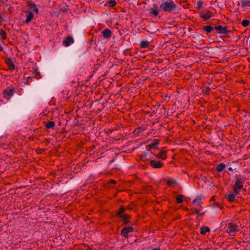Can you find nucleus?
<instances>
[{"label":"nucleus","instance_id":"obj_1","mask_svg":"<svg viewBox=\"0 0 250 250\" xmlns=\"http://www.w3.org/2000/svg\"><path fill=\"white\" fill-rule=\"evenodd\" d=\"M245 182L244 179L237 177L235 180V195L239 194V189L243 188V184Z\"/></svg>","mask_w":250,"mask_h":250},{"label":"nucleus","instance_id":"obj_2","mask_svg":"<svg viewBox=\"0 0 250 250\" xmlns=\"http://www.w3.org/2000/svg\"><path fill=\"white\" fill-rule=\"evenodd\" d=\"M15 88L14 87H8L3 91V97L7 100L10 99L13 96Z\"/></svg>","mask_w":250,"mask_h":250},{"label":"nucleus","instance_id":"obj_3","mask_svg":"<svg viewBox=\"0 0 250 250\" xmlns=\"http://www.w3.org/2000/svg\"><path fill=\"white\" fill-rule=\"evenodd\" d=\"M160 9L156 4L153 5V7L149 10V15L152 17H157L160 12Z\"/></svg>","mask_w":250,"mask_h":250},{"label":"nucleus","instance_id":"obj_4","mask_svg":"<svg viewBox=\"0 0 250 250\" xmlns=\"http://www.w3.org/2000/svg\"><path fill=\"white\" fill-rule=\"evenodd\" d=\"M149 164L151 167L154 168H162L164 166V164L160 161L157 160H150L149 162Z\"/></svg>","mask_w":250,"mask_h":250},{"label":"nucleus","instance_id":"obj_5","mask_svg":"<svg viewBox=\"0 0 250 250\" xmlns=\"http://www.w3.org/2000/svg\"><path fill=\"white\" fill-rule=\"evenodd\" d=\"M226 26L223 27L222 25H218L214 27V29L216 30V33L219 34H227L229 32Z\"/></svg>","mask_w":250,"mask_h":250},{"label":"nucleus","instance_id":"obj_6","mask_svg":"<svg viewBox=\"0 0 250 250\" xmlns=\"http://www.w3.org/2000/svg\"><path fill=\"white\" fill-rule=\"evenodd\" d=\"M202 204L203 202L202 201L201 198L198 196L193 201V205L194 206L193 208H197L201 209V208H202L201 205Z\"/></svg>","mask_w":250,"mask_h":250},{"label":"nucleus","instance_id":"obj_7","mask_svg":"<svg viewBox=\"0 0 250 250\" xmlns=\"http://www.w3.org/2000/svg\"><path fill=\"white\" fill-rule=\"evenodd\" d=\"M133 231V228L132 227H125L122 229L121 234L122 236L126 238L128 236V233L132 232Z\"/></svg>","mask_w":250,"mask_h":250},{"label":"nucleus","instance_id":"obj_8","mask_svg":"<svg viewBox=\"0 0 250 250\" xmlns=\"http://www.w3.org/2000/svg\"><path fill=\"white\" fill-rule=\"evenodd\" d=\"M74 42V39L72 37L68 36L62 41V43L63 46L67 47L72 44Z\"/></svg>","mask_w":250,"mask_h":250},{"label":"nucleus","instance_id":"obj_9","mask_svg":"<svg viewBox=\"0 0 250 250\" xmlns=\"http://www.w3.org/2000/svg\"><path fill=\"white\" fill-rule=\"evenodd\" d=\"M200 16L202 19H204L205 20H207L212 16V13L208 10H206L202 11L200 13Z\"/></svg>","mask_w":250,"mask_h":250},{"label":"nucleus","instance_id":"obj_10","mask_svg":"<svg viewBox=\"0 0 250 250\" xmlns=\"http://www.w3.org/2000/svg\"><path fill=\"white\" fill-rule=\"evenodd\" d=\"M101 33L103 37L105 39H109L112 35V31L108 28L104 29Z\"/></svg>","mask_w":250,"mask_h":250},{"label":"nucleus","instance_id":"obj_11","mask_svg":"<svg viewBox=\"0 0 250 250\" xmlns=\"http://www.w3.org/2000/svg\"><path fill=\"white\" fill-rule=\"evenodd\" d=\"M167 151L164 149H161L160 152L156 156L157 158L164 160L167 158Z\"/></svg>","mask_w":250,"mask_h":250},{"label":"nucleus","instance_id":"obj_12","mask_svg":"<svg viewBox=\"0 0 250 250\" xmlns=\"http://www.w3.org/2000/svg\"><path fill=\"white\" fill-rule=\"evenodd\" d=\"M126 208H125L124 207H121L119 208L118 212L117 213L118 216L119 218L123 216H126V217H127V214L125 213V212L126 211Z\"/></svg>","mask_w":250,"mask_h":250},{"label":"nucleus","instance_id":"obj_13","mask_svg":"<svg viewBox=\"0 0 250 250\" xmlns=\"http://www.w3.org/2000/svg\"><path fill=\"white\" fill-rule=\"evenodd\" d=\"M27 3H28V6L31 8L32 9L34 12H35L37 14H38L39 13V9L38 8V7H37L36 4L32 2V1H28L27 2Z\"/></svg>","mask_w":250,"mask_h":250},{"label":"nucleus","instance_id":"obj_14","mask_svg":"<svg viewBox=\"0 0 250 250\" xmlns=\"http://www.w3.org/2000/svg\"><path fill=\"white\" fill-rule=\"evenodd\" d=\"M227 231L229 233H234V225L232 222L227 224Z\"/></svg>","mask_w":250,"mask_h":250},{"label":"nucleus","instance_id":"obj_15","mask_svg":"<svg viewBox=\"0 0 250 250\" xmlns=\"http://www.w3.org/2000/svg\"><path fill=\"white\" fill-rule=\"evenodd\" d=\"M159 143V141L158 140L155 139L153 141V142L147 146L146 149L147 150H149L151 148H156L157 147V146Z\"/></svg>","mask_w":250,"mask_h":250},{"label":"nucleus","instance_id":"obj_16","mask_svg":"<svg viewBox=\"0 0 250 250\" xmlns=\"http://www.w3.org/2000/svg\"><path fill=\"white\" fill-rule=\"evenodd\" d=\"M26 19L25 21V23H28L30 22L33 19L34 14L31 12H28V15L26 16Z\"/></svg>","mask_w":250,"mask_h":250},{"label":"nucleus","instance_id":"obj_17","mask_svg":"<svg viewBox=\"0 0 250 250\" xmlns=\"http://www.w3.org/2000/svg\"><path fill=\"white\" fill-rule=\"evenodd\" d=\"M146 127L145 125H142L139 127H137L134 131V133L139 134L140 133L145 131L146 129Z\"/></svg>","mask_w":250,"mask_h":250},{"label":"nucleus","instance_id":"obj_18","mask_svg":"<svg viewBox=\"0 0 250 250\" xmlns=\"http://www.w3.org/2000/svg\"><path fill=\"white\" fill-rule=\"evenodd\" d=\"M200 208H193L190 210L191 214H198V215H200V216L203 215L204 213V212L203 213H200Z\"/></svg>","mask_w":250,"mask_h":250},{"label":"nucleus","instance_id":"obj_19","mask_svg":"<svg viewBox=\"0 0 250 250\" xmlns=\"http://www.w3.org/2000/svg\"><path fill=\"white\" fill-rule=\"evenodd\" d=\"M6 64L8 65L10 70H14L15 69V64L11 59H8L6 61Z\"/></svg>","mask_w":250,"mask_h":250},{"label":"nucleus","instance_id":"obj_20","mask_svg":"<svg viewBox=\"0 0 250 250\" xmlns=\"http://www.w3.org/2000/svg\"><path fill=\"white\" fill-rule=\"evenodd\" d=\"M202 29L207 32V34H208L214 29V27L213 28L210 25H206L203 26Z\"/></svg>","mask_w":250,"mask_h":250},{"label":"nucleus","instance_id":"obj_21","mask_svg":"<svg viewBox=\"0 0 250 250\" xmlns=\"http://www.w3.org/2000/svg\"><path fill=\"white\" fill-rule=\"evenodd\" d=\"M226 198L230 202L234 201V194L233 193H227Z\"/></svg>","mask_w":250,"mask_h":250},{"label":"nucleus","instance_id":"obj_22","mask_svg":"<svg viewBox=\"0 0 250 250\" xmlns=\"http://www.w3.org/2000/svg\"><path fill=\"white\" fill-rule=\"evenodd\" d=\"M200 233L202 235H205L206 232L210 231V229L208 227H202L200 229Z\"/></svg>","mask_w":250,"mask_h":250},{"label":"nucleus","instance_id":"obj_23","mask_svg":"<svg viewBox=\"0 0 250 250\" xmlns=\"http://www.w3.org/2000/svg\"><path fill=\"white\" fill-rule=\"evenodd\" d=\"M226 167V165L223 163H220L217 165L216 167V169L217 171L221 172Z\"/></svg>","mask_w":250,"mask_h":250},{"label":"nucleus","instance_id":"obj_24","mask_svg":"<svg viewBox=\"0 0 250 250\" xmlns=\"http://www.w3.org/2000/svg\"><path fill=\"white\" fill-rule=\"evenodd\" d=\"M140 159L142 161H146L148 160L147 158V153L146 152H144L142 154L140 155Z\"/></svg>","mask_w":250,"mask_h":250},{"label":"nucleus","instance_id":"obj_25","mask_svg":"<svg viewBox=\"0 0 250 250\" xmlns=\"http://www.w3.org/2000/svg\"><path fill=\"white\" fill-rule=\"evenodd\" d=\"M149 45V42L147 41H142L140 44V47L141 48H146Z\"/></svg>","mask_w":250,"mask_h":250},{"label":"nucleus","instance_id":"obj_26","mask_svg":"<svg viewBox=\"0 0 250 250\" xmlns=\"http://www.w3.org/2000/svg\"><path fill=\"white\" fill-rule=\"evenodd\" d=\"M55 125V124L53 121H50L46 123L45 125L46 127L48 128H54Z\"/></svg>","mask_w":250,"mask_h":250},{"label":"nucleus","instance_id":"obj_27","mask_svg":"<svg viewBox=\"0 0 250 250\" xmlns=\"http://www.w3.org/2000/svg\"><path fill=\"white\" fill-rule=\"evenodd\" d=\"M130 216L128 214H127V217H126V216H123V217H120V218L122 219V221H123V223L125 225L129 223L128 220L130 219Z\"/></svg>","mask_w":250,"mask_h":250},{"label":"nucleus","instance_id":"obj_28","mask_svg":"<svg viewBox=\"0 0 250 250\" xmlns=\"http://www.w3.org/2000/svg\"><path fill=\"white\" fill-rule=\"evenodd\" d=\"M184 196L182 195H178L176 198V201L177 203L181 204L183 202Z\"/></svg>","mask_w":250,"mask_h":250},{"label":"nucleus","instance_id":"obj_29","mask_svg":"<svg viewBox=\"0 0 250 250\" xmlns=\"http://www.w3.org/2000/svg\"><path fill=\"white\" fill-rule=\"evenodd\" d=\"M240 2L243 6H250V0H240Z\"/></svg>","mask_w":250,"mask_h":250},{"label":"nucleus","instance_id":"obj_30","mask_svg":"<svg viewBox=\"0 0 250 250\" xmlns=\"http://www.w3.org/2000/svg\"><path fill=\"white\" fill-rule=\"evenodd\" d=\"M0 36H1V38L2 40L6 39V33L5 31L2 29L0 30Z\"/></svg>","mask_w":250,"mask_h":250},{"label":"nucleus","instance_id":"obj_31","mask_svg":"<svg viewBox=\"0 0 250 250\" xmlns=\"http://www.w3.org/2000/svg\"><path fill=\"white\" fill-rule=\"evenodd\" d=\"M250 23V22L249 20H245L241 22V24L243 27H247L249 25Z\"/></svg>","mask_w":250,"mask_h":250},{"label":"nucleus","instance_id":"obj_32","mask_svg":"<svg viewBox=\"0 0 250 250\" xmlns=\"http://www.w3.org/2000/svg\"><path fill=\"white\" fill-rule=\"evenodd\" d=\"M203 2L201 0H199L197 2V8L200 10L202 7Z\"/></svg>","mask_w":250,"mask_h":250},{"label":"nucleus","instance_id":"obj_33","mask_svg":"<svg viewBox=\"0 0 250 250\" xmlns=\"http://www.w3.org/2000/svg\"><path fill=\"white\" fill-rule=\"evenodd\" d=\"M175 180H169L167 181V184L168 186H172L175 183Z\"/></svg>","mask_w":250,"mask_h":250},{"label":"nucleus","instance_id":"obj_34","mask_svg":"<svg viewBox=\"0 0 250 250\" xmlns=\"http://www.w3.org/2000/svg\"><path fill=\"white\" fill-rule=\"evenodd\" d=\"M245 48L244 47H241V48H240V50L239 51V52H236V55L239 54L240 56L243 55L242 53L243 51H245Z\"/></svg>","mask_w":250,"mask_h":250},{"label":"nucleus","instance_id":"obj_35","mask_svg":"<svg viewBox=\"0 0 250 250\" xmlns=\"http://www.w3.org/2000/svg\"><path fill=\"white\" fill-rule=\"evenodd\" d=\"M109 5L111 7H113L116 4V2L114 0H111L109 1Z\"/></svg>","mask_w":250,"mask_h":250},{"label":"nucleus","instance_id":"obj_36","mask_svg":"<svg viewBox=\"0 0 250 250\" xmlns=\"http://www.w3.org/2000/svg\"><path fill=\"white\" fill-rule=\"evenodd\" d=\"M109 183H111V184H116V181H115V180H113V179H111V180H110V181H109Z\"/></svg>","mask_w":250,"mask_h":250},{"label":"nucleus","instance_id":"obj_37","mask_svg":"<svg viewBox=\"0 0 250 250\" xmlns=\"http://www.w3.org/2000/svg\"><path fill=\"white\" fill-rule=\"evenodd\" d=\"M2 21H3V18H2L1 14H0V22Z\"/></svg>","mask_w":250,"mask_h":250},{"label":"nucleus","instance_id":"obj_38","mask_svg":"<svg viewBox=\"0 0 250 250\" xmlns=\"http://www.w3.org/2000/svg\"><path fill=\"white\" fill-rule=\"evenodd\" d=\"M31 78L30 77H28L27 78V81H26V84L28 83V81H29V79H31Z\"/></svg>","mask_w":250,"mask_h":250},{"label":"nucleus","instance_id":"obj_39","mask_svg":"<svg viewBox=\"0 0 250 250\" xmlns=\"http://www.w3.org/2000/svg\"><path fill=\"white\" fill-rule=\"evenodd\" d=\"M228 169L230 171H233V169H232V167H229V168H228Z\"/></svg>","mask_w":250,"mask_h":250},{"label":"nucleus","instance_id":"obj_40","mask_svg":"<svg viewBox=\"0 0 250 250\" xmlns=\"http://www.w3.org/2000/svg\"><path fill=\"white\" fill-rule=\"evenodd\" d=\"M152 250H160V249H157V248H155V249H153Z\"/></svg>","mask_w":250,"mask_h":250},{"label":"nucleus","instance_id":"obj_41","mask_svg":"<svg viewBox=\"0 0 250 250\" xmlns=\"http://www.w3.org/2000/svg\"><path fill=\"white\" fill-rule=\"evenodd\" d=\"M216 206H217V207H220V205H219L218 204H216Z\"/></svg>","mask_w":250,"mask_h":250},{"label":"nucleus","instance_id":"obj_42","mask_svg":"<svg viewBox=\"0 0 250 250\" xmlns=\"http://www.w3.org/2000/svg\"><path fill=\"white\" fill-rule=\"evenodd\" d=\"M237 37H238V39H240V36H238Z\"/></svg>","mask_w":250,"mask_h":250},{"label":"nucleus","instance_id":"obj_43","mask_svg":"<svg viewBox=\"0 0 250 250\" xmlns=\"http://www.w3.org/2000/svg\"><path fill=\"white\" fill-rule=\"evenodd\" d=\"M235 231H236L237 230V228L236 227H235Z\"/></svg>","mask_w":250,"mask_h":250},{"label":"nucleus","instance_id":"obj_44","mask_svg":"<svg viewBox=\"0 0 250 250\" xmlns=\"http://www.w3.org/2000/svg\"><path fill=\"white\" fill-rule=\"evenodd\" d=\"M86 250H91V249H86Z\"/></svg>","mask_w":250,"mask_h":250}]
</instances>
